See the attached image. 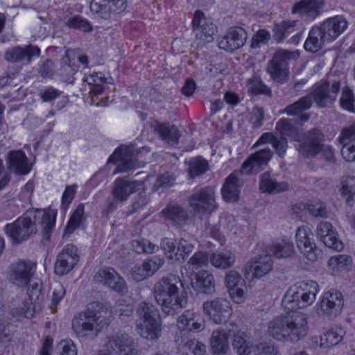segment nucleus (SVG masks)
<instances>
[{
  "label": "nucleus",
  "mask_w": 355,
  "mask_h": 355,
  "mask_svg": "<svg viewBox=\"0 0 355 355\" xmlns=\"http://www.w3.org/2000/svg\"><path fill=\"white\" fill-rule=\"evenodd\" d=\"M162 212L166 220L171 221L178 226L182 227L187 223L188 212L179 205L169 204Z\"/></svg>",
  "instance_id": "c9c22d12"
},
{
  "label": "nucleus",
  "mask_w": 355,
  "mask_h": 355,
  "mask_svg": "<svg viewBox=\"0 0 355 355\" xmlns=\"http://www.w3.org/2000/svg\"><path fill=\"white\" fill-rule=\"evenodd\" d=\"M276 130L279 132L280 137H290L294 141L300 139V132L299 130L295 127L291 120L288 119H281L276 124Z\"/></svg>",
  "instance_id": "37998d69"
},
{
  "label": "nucleus",
  "mask_w": 355,
  "mask_h": 355,
  "mask_svg": "<svg viewBox=\"0 0 355 355\" xmlns=\"http://www.w3.org/2000/svg\"><path fill=\"white\" fill-rule=\"evenodd\" d=\"M240 182L236 172L232 173L225 179V184L221 189L222 196L227 202H236L239 200Z\"/></svg>",
  "instance_id": "72a5a7b5"
},
{
  "label": "nucleus",
  "mask_w": 355,
  "mask_h": 355,
  "mask_svg": "<svg viewBox=\"0 0 355 355\" xmlns=\"http://www.w3.org/2000/svg\"><path fill=\"white\" fill-rule=\"evenodd\" d=\"M209 256L204 252H196L188 261L187 265L189 270H197L206 266L209 261Z\"/></svg>",
  "instance_id": "603ef678"
},
{
  "label": "nucleus",
  "mask_w": 355,
  "mask_h": 355,
  "mask_svg": "<svg viewBox=\"0 0 355 355\" xmlns=\"http://www.w3.org/2000/svg\"><path fill=\"white\" fill-rule=\"evenodd\" d=\"M83 214L84 206L82 204L78 205L65 227L64 235L71 234L77 227H78L82 221Z\"/></svg>",
  "instance_id": "09e8293b"
},
{
  "label": "nucleus",
  "mask_w": 355,
  "mask_h": 355,
  "mask_svg": "<svg viewBox=\"0 0 355 355\" xmlns=\"http://www.w3.org/2000/svg\"><path fill=\"white\" fill-rule=\"evenodd\" d=\"M273 261L270 255L264 254L256 257L251 263L250 270L252 278L260 279L268 274L272 269Z\"/></svg>",
  "instance_id": "f704fd0d"
},
{
  "label": "nucleus",
  "mask_w": 355,
  "mask_h": 355,
  "mask_svg": "<svg viewBox=\"0 0 355 355\" xmlns=\"http://www.w3.org/2000/svg\"><path fill=\"white\" fill-rule=\"evenodd\" d=\"M273 155V151L268 147L256 151L244 161L240 172L245 175L258 173L268 164Z\"/></svg>",
  "instance_id": "2eb2a0df"
},
{
  "label": "nucleus",
  "mask_w": 355,
  "mask_h": 355,
  "mask_svg": "<svg viewBox=\"0 0 355 355\" xmlns=\"http://www.w3.org/2000/svg\"><path fill=\"white\" fill-rule=\"evenodd\" d=\"M323 6V0H300L293 5L292 13L314 19L321 14Z\"/></svg>",
  "instance_id": "cd10ccee"
},
{
  "label": "nucleus",
  "mask_w": 355,
  "mask_h": 355,
  "mask_svg": "<svg viewBox=\"0 0 355 355\" xmlns=\"http://www.w3.org/2000/svg\"><path fill=\"white\" fill-rule=\"evenodd\" d=\"M343 339L342 329H329L320 336V346L324 348L338 345Z\"/></svg>",
  "instance_id": "a18cd8bd"
},
{
  "label": "nucleus",
  "mask_w": 355,
  "mask_h": 355,
  "mask_svg": "<svg viewBox=\"0 0 355 355\" xmlns=\"http://www.w3.org/2000/svg\"><path fill=\"white\" fill-rule=\"evenodd\" d=\"M186 347L194 355H206V346L202 343L191 339L185 344Z\"/></svg>",
  "instance_id": "69168bd1"
},
{
  "label": "nucleus",
  "mask_w": 355,
  "mask_h": 355,
  "mask_svg": "<svg viewBox=\"0 0 355 355\" xmlns=\"http://www.w3.org/2000/svg\"><path fill=\"white\" fill-rule=\"evenodd\" d=\"M230 328L226 325V328L219 329L213 331L211 338V348L214 355H225L229 349L228 338L230 337L227 334V329Z\"/></svg>",
  "instance_id": "7c9ffc66"
},
{
  "label": "nucleus",
  "mask_w": 355,
  "mask_h": 355,
  "mask_svg": "<svg viewBox=\"0 0 355 355\" xmlns=\"http://www.w3.org/2000/svg\"><path fill=\"white\" fill-rule=\"evenodd\" d=\"M136 314L137 333L148 340L158 339L161 336L162 329L159 310L150 303L141 302L137 306Z\"/></svg>",
  "instance_id": "39448f33"
},
{
  "label": "nucleus",
  "mask_w": 355,
  "mask_h": 355,
  "mask_svg": "<svg viewBox=\"0 0 355 355\" xmlns=\"http://www.w3.org/2000/svg\"><path fill=\"white\" fill-rule=\"evenodd\" d=\"M165 263L164 258L155 255L144 261V264L148 274L152 277Z\"/></svg>",
  "instance_id": "5fc2aeb1"
},
{
  "label": "nucleus",
  "mask_w": 355,
  "mask_h": 355,
  "mask_svg": "<svg viewBox=\"0 0 355 355\" xmlns=\"http://www.w3.org/2000/svg\"><path fill=\"white\" fill-rule=\"evenodd\" d=\"M272 146L275 150L276 154L280 157H283L288 148L287 139L284 137L276 136Z\"/></svg>",
  "instance_id": "0e129e2a"
},
{
  "label": "nucleus",
  "mask_w": 355,
  "mask_h": 355,
  "mask_svg": "<svg viewBox=\"0 0 355 355\" xmlns=\"http://www.w3.org/2000/svg\"><path fill=\"white\" fill-rule=\"evenodd\" d=\"M244 283V279L238 272L230 270L227 272L225 277V284L228 290L234 287L243 286Z\"/></svg>",
  "instance_id": "4d7b16f0"
},
{
  "label": "nucleus",
  "mask_w": 355,
  "mask_h": 355,
  "mask_svg": "<svg viewBox=\"0 0 355 355\" xmlns=\"http://www.w3.org/2000/svg\"><path fill=\"white\" fill-rule=\"evenodd\" d=\"M94 279L96 282L103 284L121 295L128 293V286L125 280L112 268L98 270L94 275Z\"/></svg>",
  "instance_id": "f3484780"
},
{
  "label": "nucleus",
  "mask_w": 355,
  "mask_h": 355,
  "mask_svg": "<svg viewBox=\"0 0 355 355\" xmlns=\"http://www.w3.org/2000/svg\"><path fill=\"white\" fill-rule=\"evenodd\" d=\"M107 346L119 355H138L137 345L134 339L128 334H121L110 336Z\"/></svg>",
  "instance_id": "412c9836"
},
{
  "label": "nucleus",
  "mask_w": 355,
  "mask_h": 355,
  "mask_svg": "<svg viewBox=\"0 0 355 355\" xmlns=\"http://www.w3.org/2000/svg\"><path fill=\"white\" fill-rule=\"evenodd\" d=\"M193 245L184 239L179 241L177 251L174 254L173 263H183L193 251Z\"/></svg>",
  "instance_id": "de8ad7c7"
},
{
  "label": "nucleus",
  "mask_w": 355,
  "mask_h": 355,
  "mask_svg": "<svg viewBox=\"0 0 355 355\" xmlns=\"http://www.w3.org/2000/svg\"><path fill=\"white\" fill-rule=\"evenodd\" d=\"M299 56L297 51L277 50L268 62L266 71L270 78L277 83H286L289 77V63Z\"/></svg>",
  "instance_id": "0eeeda50"
},
{
  "label": "nucleus",
  "mask_w": 355,
  "mask_h": 355,
  "mask_svg": "<svg viewBox=\"0 0 355 355\" xmlns=\"http://www.w3.org/2000/svg\"><path fill=\"white\" fill-rule=\"evenodd\" d=\"M247 33L241 27L234 26L217 39L218 47L227 52H233L241 48L246 42Z\"/></svg>",
  "instance_id": "a211bd4d"
},
{
  "label": "nucleus",
  "mask_w": 355,
  "mask_h": 355,
  "mask_svg": "<svg viewBox=\"0 0 355 355\" xmlns=\"http://www.w3.org/2000/svg\"><path fill=\"white\" fill-rule=\"evenodd\" d=\"M295 237L297 248L306 259L312 262L317 261L320 252L317 249L315 243L311 241L306 229L298 228Z\"/></svg>",
  "instance_id": "bb28decb"
},
{
  "label": "nucleus",
  "mask_w": 355,
  "mask_h": 355,
  "mask_svg": "<svg viewBox=\"0 0 355 355\" xmlns=\"http://www.w3.org/2000/svg\"><path fill=\"white\" fill-rule=\"evenodd\" d=\"M340 89V78L328 75L325 79L315 83L309 94L286 106L283 113L288 116H298L297 122L302 124L309 119L310 114L304 112L311 107L313 102L320 108L330 107L336 101Z\"/></svg>",
  "instance_id": "f03ea898"
},
{
  "label": "nucleus",
  "mask_w": 355,
  "mask_h": 355,
  "mask_svg": "<svg viewBox=\"0 0 355 355\" xmlns=\"http://www.w3.org/2000/svg\"><path fill=\"white\" fill-rule=\"evenodd\" d=\"M65 295V289L60 284H55L53 286L51 302L50 308L54 309Z\"/></svg>",
  "instance_id": "338daca9"
},
{
  "label": "nucleus",
  "mask_w": 355,
  "mask_h": 355,
  "mask_svg": "<svg viewBox=\"0 0 355 355\" xmlns=\"http://www.w3.org/2000/svg\"><path fill=\"white\" fill-rule=\"evenodd\" d=\"M7 167L17 175H26L31 170L28 158L22 150L10 151L7 158Z\"/></svg>",
  "instance_id": "c85d7f7f"
},
{
  "label": "nucleus",
  "mask_w": 355,
  "mask_h": 355,
  "mask_svg": "<svg viewBox=\"0 0 355 355\" xmlns=\"http://www.w3.org/2000/svg\"><path fill=\"white\" fill-rule=\"evenodd\" d=\"M316 235L327 247L337 251L343 249V244L337 238V233L330 223L327 221L320 223L317 225Z\"/></svg>",
  "instance_id": "5701e85b"
},
{
  "label": "nucleus",
  "mask_w": 355,
  "mask_h": 355,
  "mask_svg": "<svg viewBox=\"0 0 355 355\" xmlns=\"http://www.w3.org/2000/svg\"><path fill=\"white\" fill-rule=\"evenodd\" d=\"M211 265L219 269L231 268L235 262V255L230 250L218 251L209 256Z\"/></svg>",
  "instance_id": "ea45409f"
},
{
  "label": "nucleus",
  "mask_w": 355,
  "mask_h": 355,
  "mask_svg": "<svg viewBox=\"0 0 355 355\" xmlns=\"http://www.w3.org/2000/svg\"><path fill=\"white\" fill-rule=\"evenodd\" d=\"M270 38V35L269 32L264 29H261L253 35L250 46L252 49H259L262 45L267 44Z\"/></svg>",
  "instance_id": "13d9d810"
},
{
  "label": "nucleus",
  "mask_w": 355,
  "mask_h": 355,
  "mask_svg": "<svg viewBox=\"0 0 355 355\" xmlns=\"http://www.w3.org/2000/svg\"><path fill=\"white\" fill-rule=\"evenodd\" d=\"M192 29L198 44L203 45L211 42L215 26L211 19L206 17L202 11L198 10L195 12L192 20Z\"/></svg>",
  "instance_id": "4468645a"
},
{
  "label": "nucleus",
  "mask_w": 355,
  "mask_h": 355,
  "mask_svg": "<svg viewBox=\"0 0 355 355\" xmlns=\"http://www.w3.org/2000/svg\"><path fill=\"white\" fill-rule=\"evenodd\" d=\"M320 26H313L309 33L304 43V49L307 51L316 53L320 51L325 42H329Z\"/></svg>",
  "instance_id": "e433bc0d"
},
{
  "label": "nucleus",
  "mask_w": 355,
  "mask_h": 355,
  "mask_svg": "<svg viewBox=\"0 0 355 355\" xmlns=\"http://www.w3.org/2000/svg\"><path fill=\"white\" fill-rule=\"evenodd\" d=\"M309 212L315 217L327 218V211L324 204L320 201H315L308 205Z\"/></svg>",
  "instance_id": "680f3d73"
},
{
  "label": "nucleus",
  "mask_w": 355,
  "mask_h": 355,
  "mask_svg": "<svg viewBox=\"0 0 355 355\" xmlns=\"http://www.w3.org/2000/svg\"><path fill=\"white\" fill-rule=\"evenodd\" d=\"M183 284L178 276L168 275L162 277L153 287V296L164 313L174 316L187 304V293L182 292Z\"/></svg>",
  "instance_id": "20e7f679"
},
{
  "label": "nucleus",
  "mask_w": 355,
  "mask_h": 355,
  "mask_svg": "<svg viewBox=\"0 0 355 355\" xmlns=\"http://www.w3.org/2000/svg\"><path fill=\"white\" fill-rule=\"evenodd\" d=\"M79 261L77 248L73 244L66 245L57 256L54 272L57 275L68 274Z\"/></svg>",
  "instance_id": "dca6fc26"
},
{
  "label": "nucleus",
  "mask_w": 355,
  "mask_h": 355,
  "mask_svg": "<svg viewBox=\"0 0 355 355\" xmlns=\"http://www.w3.org/2000/svg\"><path fill=\"white\" fill-rule=\"evenodd\" d=\"M67 24L69 28L78 29L84 32H89L92 28L89 21L80 16H76L68 19Z\"/></svg>",
  "instance_id": "6e6d98bb"
},
{
  "label": "nucleus",
  "mask_w": 355,
  "mask_h": 355,
  "mask_svg": "<svg viewBox=\"0 0 355 355\" xmlns=\"http://www.w3.org/2000/svg\"><path fill=\"white\" fill-rule=\"evenodd\" d=\"M297 21H282L280 23L275 24L274 26V39L277 42H282L290 35L295 31Z\"/></svg>",
  "instance_id": "a19ab883"
},
{
  "label": "nucleus",
  "mask_w": 355,
  "mask_h": 355,
  "mask_svg": "<svg viewBox=\"0 0 355 355\" xmlns=\"http://www.w3.org/2000/svg\"><path fill=\"white\" fill-rule=\"evenodd\" d=\"M107 315L110 316L111 313L89 309L80 312L72 320V329L77 336L82 337L87 336V332H92L94 329L98 331V326L103 327L108 324Z\"/></svg>",
  "instance_id": "6e6552de"
},
{
  "label": "nucleus",
  "mask_w": 355,
  "mask_h": 355,
  "mask_svg": "<svg viewBox=\"0 0 355 355\" xmlns=\"http://www.w3.org/2000/svg\"><path fill=\"white\" fill-rule=\"evenodd\" d=\"M259 188L261 193L279 194L288 191L289 184L284 181H277L274 174L266 171L259 177Z\"/></svg>",
  "instance_id": "393cba45"
},
{
  "label": "nucleus",
  "mask_w": 355,
  "mask_h": 355,
  "mask_svg": "<svg viewBox=\"0 0 355 355\" xmlns=\"http://www.w3.org/2000/svg\"><path fill=\"white\" fill-rule=\"evenodd\" d=\"M40 49L37 46L28 45L25 47L15 46L6 50L4 60L12 63L29 64L32 58L39 56Z\"/></svg>",
  "instance_id": "4be33fe9"
},
{
  "label": "nucleus",
  "mask_w": 355,
  "mask_h": 355,
  "mask_svg": "<svg viewBox=\"0 0 355 355\" xmlns=\"http://www.w3.org/2000/svg\"><path fill=\"white\" fill-rule=\"evenodd\" d=\"M136 184L125 178H119L115 180L112 193L116 199L124 201L135 191Z\"/></svg>",
  "instance_id": "58836bf2"
},
{
  "label": "nucleus",
  "mask_w": 355,
  "mask_h": 355,
  "mask_svg": "<svg viewBox=\"0 0 355 355\" xmlns=\"http://www.w3.org/2000/svg\"><path fill=\"white\" fill-rule=\"evenodd\" d=\"M317 284L301 282L290 287L286 292L282 305L286 311L284 315L273 318L268 324V332L279 341L295 343L305 337L308 332L306 315L295 310L304 309L315 300L318 293Z\"/></svg>",
  "instance_id": "f257e3e1"
},
{
  "label": "nucleus",
  "mask_w": 355,
  "mask_h": 355,
  "mask_svg": "<svg viewBox=\"0 0 355 355\" xmlns=\"http://www.w3.org/2000/svg\"><path fill=\"white\" fill-rule=\"evenodd\" d=\"M230 328L227 329L228 336L233 339V349L239 355H250L254 350L252 343L247 341L243 337V334L238 325L234 323H230Z\"/></svg>",
  "instance_id": "c756f323"
},
{
  "label": "nucleus",
  "mask_w": 355,
  "mask_h": 355,
  "mask_svg": "<svg viewBox=\"0 0 355 355\" xmlns=\"http://www.w3.org/2000/svg\"><path fill=\"white\" fill-rule=\"evenodd\" d=\"M271 251L273 255L277 259L286 258L290 257L292 254L293 248L292 245L288 244L284 245L277 244L272 247Z\"/></svg>",
  "instance_id": "e2e57ef3"
},
{
  "label": "nucleus",
  "mask_w": 355,
  "mask_h": 355,
  "mask_svg": "<svg viewBox=\"0 0 355 355\" xmlns=\"http://www.w3.org/2000/svg\"><path fill=\"white\" fill-rule=\"evenodd\" d=\"M342 293L336 290H330L324 293L320 303V309L329 319L338 315L343 307Z\"/></svg>",
  "instance_id": "aec40b11"
},
{
  "label": "nucleus",
  "mask_w": 355,
  "mask_h": 355,
  "mask_svg": "<svg viewBox=\"0 0 355 355\" xmlns=\"http://www.w3.org/2000/svg\"><path fill=\"white\" fill-rule=\"evenodd\" d=\"M354 96L352 90L347 86L343 87L340 98L341 107L350 112H355Z\"/></svg>",
  "instance_id": "8fccbe9b"
},
{
  "label": "nucleus",
  "mask_w": 355,
  "mask_h": 355,
  "mask_svg": "<svg viewBox=\"0 0 355 355\" xmlns=\"http://www.w3.org/2000/svg\"><path fill=\"white\" fill-rule=\"evenodd\" d=\"M203 313L214 324H225L232 314L230 302L223 297L207 300L202 304Z\"/></svg>",
  "instance_id": "9b49d317"
},
{
  "label": "nucleus",
  "mask_w": 355,
  "mask_h": 355,
  "mask_svg": "<svg viewBox=\"0 0 355 355\" xmlns=\"http://www.w3.org/2000/svg\"><path fill=\"white\" fill-rule=\"evenodd\" d=\"M208 170V162L202 157H193L189 162L188 173L190 178L200 176Z\"/></svg>",
  "instance_id": "c03bdc74"
},
{
  "label": "nucleus",
  "mask_w": 355,
  "mask_h": 355,
  "mask_svg": "<svg viewBox=\"0 0 355 355\" xmlns=\"http://www.w3.org/2000/svg\"><path fill=\"white\" fill-rule=\"evenodd\" d=\"M175 241L173 239L164 237L161 240L160 248L164 250L166 256L171 260V263H173L174 261L173 257L175 253Z\"/></svg>",
  "instance_id": "bf43d9fd"
},
{
  "label": "nucleus",
  "mask_w": 355,
  "mask_h": 355,
  "mask_svg": "<svg viewBox=\"0 0 355 355\" xmlns=\"http://www.w3.org/2000/svg\"><path fill=\"white\" fill-rule=\"evenodd\" d=\"M188 201L196 215L211 214L216 208L215 191L211 187L196 190L189 196Z\"/></svg>",
  "instance_id": "9d476101"
},
{
  "label": "nucleus",
  "mask_w": 355,
  "mask_h": 355,
  "mask_svg": "<svg viewBox=\"0 0 355 355\" xmlns=\"http://www.w3.org/2000/svg\"><path fill=\"white\" fill-rule=\"evenodd\" d=\"M247 86L248 87V92H251L252 94L271 96V89L257 76H253L250 78L247 82Z\"/></svg>",
  "instance_id": "49530a36"
},
{
  "label": "nucleus",
  "mask_w": 355,
  "mask_h": 355,
  "mask_svg": "<svg viewBox=\"0 0 355 355\" xmlns=\"http://www.w3.org/2000/svg\"><path fill=\"white\" fill-rule=\"evenodd\" d=\"M36 271V264L30 260L19 259L12 263L7 271V279L17 287L27 286Z\"/></svg>",
  "instance_id": "1a4fd4ad"
},
{
  "label": "nucleus",
  "mask_w": 355,
  "mask_h": 355,
  "mask_svg": "<svg viewBox=\"0 0 355 355\" xmlns=\"http://www.w3.org/2000/svg\"><path fill=\"white\" fill-rule=\"evenodd\" d=\"M354 186L355 178L353 176H347L342 181L341 193L343 196L347 198V201L352 198V196L354 193Z\"/></svg>",
  "instance_id": "052dcab7"
},
{
  "label": "nucleus",
  "mask_w": 355,
  "mask_h": 355,
  "mask_svg": "<svg viewBox=\"0 0 355 355\" xmlns=\"http://www.w3.org/2000/svg\"><path fill=\"white\" fill-rule=\"evenodd\" d=\"M55 218V213L41 209H30L13 223L6 225L3 230L12 243L19 244L37 233L38 223L42 227L43 239L49 241Z\"/></svg>",
  "instance_id": "7ed1b4c3"
},
{
  "label": "nucleus",
  "mask_w": 355,
  "mask_h": 355,
  "mask_svg": "<svg viewBox=\"0 0 355 355\" xmlns=\"http://www.w3.org/2000/svg\"><path fill=\"white\" fill-rule=\"evenodd\" d=\"M61 94V92L53 87H48L42 89L40 96L43 102H51Z\"/></svg>",
  "instance_id": "774afa93"
},
{
  "label": "nucleus",
  "mask_w": 355,
  "mask_h": 355,
  "mask_svg": "<svg viewBox=\"0 0 355 355\" xmlns=\"http://www.w3.org/2000/svg\"><path fill=\"white\" fill-rule=\"evenodd\" d=\"M192 29L198 44L203 45L211 42L215 26L211 19L206 17L202 11L198 10L195 12L192 20Z\"/></svg>",
  "instance_id": "ddd939ff"
},
{
  "label": "nucleus",
  "mask_w": 355,
  "mask_h": 355,
  "mask_svg": "<svg viewBox=\"0 0 355 355\" xmlns=\"http://www.w3.org/2000/svg\"><path fill=\"white\" fill-rule=\"evenodd\" d=\"M72 53L71 50L67 49L60 60L61 67L59 69V74L63 81L67 83H73L75 80L74 76L78 71L77 65L71 64L70 55Z\"/></svg>",
  "instance_id": "4c0bfd02"
},
{
  "label": "nucleus",
  "mask_w": 355,
  "mask_h": 355,
  "mask_svg": "<svg viewBox=\"0 0 355 355\" xmlns=\"http://www.w3.org/2000/svg\"><path fill=\"white\" fill-rule=\"evenodd\" d=\"M352 258L346 254H340L332 257L329 259L328 264L333 269L337 270H347L351 265Z\"/></svg>",
  "instance_id": "864d4df0"
},
{
  "label": "nucleus",
  "mask_w": 355,
  "mask_h": 355,
  "mask_svg": "<svg viewBox=\"0 0 355 355\" xmlns=\"http://www.w3.org/2000/svg\"><path fill=\"white\" fill-rule=\"evenodd\" d=\"M176 180V175L170 172L159 175L153 186V191H158L160 189H167L174 185Z\"/></svg>",
  "instance_id": "3c124183"
},
{
  "label": "nucleus",
  "mask_w": 355,
  "mask_h": 355,
  "mask_svg": "<svg viewBox=\"0 0 355 355\" xmlns=\"http://www.w3.org/2000/svg\"><path fill=\"white\" fill-rule=\"evenodd\" d=\"M192 285L198 293L206 295H213L216 291L214 277L207 270H201L196 273L195 282H192Z\"/></svg>",
  "instance_id": "2f4dec72"
},
{
  "label": "nucleus",
  "mask_w": 355,
  "mask_h": 355,
  "mask_svg": "<svg viewBox=\"0 0 355 355\" xmlns=\"http://www.w3.org/2000/svg\"><path fill=\"white\" fill-rule=\"evenodd\" d=\"M126 0H92L90 10L98 17L108 19L112 14L121 13L125 9Z\"/></svg>",
  "instance_id": "6ab92c4d"
},
{
  "label": "nucleus",
  "mask_w": 355,
  "mask_h": 355,
  "mask_svg": "<svg viewBox=\"0 0 355 355\" xmlns=\"http://www.w3.org/2000/svg\"><path fill=\"white\" fill-rule=\"evenodd\" d=\"M298 152L304 157H314L320 153L324 135L318 128H312L300 135Z\"/></svg>",
  "instance_id": "f8f14e48"
},
{
  "label": "nucleus",
  "mask_w": 355,
  "mask_h": 355,
  "mask_svg": "<svg viewBox=\"0 0 355 355\" xmlns=\"http://www.w3.org/2000/svg\"><path fill=\"white\" fill-rule=\"evenodd\" d=\"M143 151L148 153L149 150L146 148H135L133 145H121L110 156L107 163H118L114 173L128 172L144 164V162L140 159Z\"/></svg>",
  "instance_id": "423d86ee"
},
{
  "label": "nucleus",
  "mask_w": 355,
  "mask_h": 355,
  "mask_svg": "<svg viewBox=\"0 0 355 355\" xmlns=\"http://www.w3.org/2000/svg\"><path fill=\"white\" fill-rule=\"evenodd\" d=\"M177 326L182 332H200L205 328V322L199 314L186 310L178 317Z\"/></svg>",
  "instance_id": "b1692460"
},
{
  "label": "nucleus",
  "mask_w": 355,
  "mask_h": 355,
  "mask_svg": "<svg viewBox=\"0 0 355 355\" xmlns=\"http://www.w3.org/2000/svg\"><path fill=\"white\" fill-rule=\"evenodd\" d=\"M348 22L343 15H336L324 21L320 26V28L329 42L336 39L347 28Z\"/></svg>",
  "instance_id": "a878e982"
},
{
  "label": "nucleus",
  "mask_w": 355,
  "mask_h": 355,
  "mask_svg": "<svg viewBox=\"0 0 355 355\" xmlns=\"http://www.w3.org/2000/svg\"><path fill=\"white\" fill-rule=\"evenodd\" d=\"M155 131L168 144L173 145L178 143L180 133L175 125L159 123L155 128Z\"/></svg>",
  "instance_id": "79ce46f5"
},
{
  "label": "nucleus",
  "mask_w": 355,
  "mask_h": 355,
  "mask_svg": "<svg viewBox=\"0 0 355 355\" xmlns=\"http://www.w3.org/2000/svg\"><path fill=\"white\" fill-rule=\"evenodd\" d=\"M355 134V122L347 128L343 129L338 139L340 144L343 145L341 149V155L343 157L347 162L355 160V148L349 141L352 135Z\"/></svg>",
  "instance_id": "473e14b6"
}]
</instances>
